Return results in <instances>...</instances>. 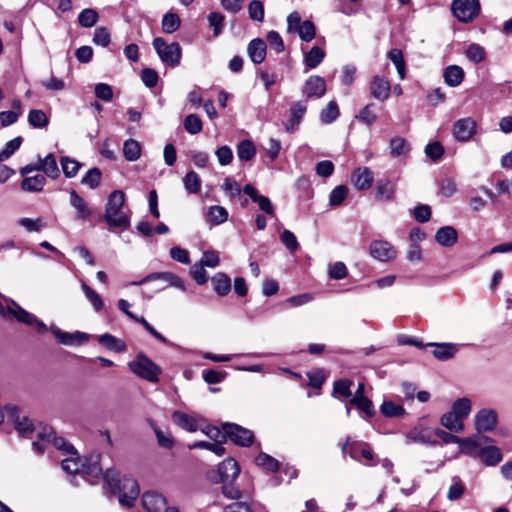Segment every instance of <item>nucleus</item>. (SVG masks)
Returning <instances> with one entry per match:
<instances>
[{"mask_svg":"<svg viewBox=\"0 0 512 512\" xmlns=\"http://www.w3.org/2000/svg\"><path fill=\"white\" fill-rule=\"evenodd\" d=\"M125 194L121 190H114L108 197L105 205L104 220L110 228L126 230L130 226V219L123 211Z\"/></svg>","mask_w":512,"mask_h":512,"instance_id":"f257e3e1","label":"nucleus"},{"mask_svg":"<svg viewBox=\"0 0 512 512\" xmlns=\"http://www.w3.org/2000/svg\"><path fill=\"white\" fill-rule=\"evenodd\" d=\"M0 315L4 318L14 317L17 321L34 327L36 331L41 334L48 330L45 323L39 320L34 314L24 310L14 301L6 306L0 301Z\"/></svg>","mask_w":512,"mask_h":512,"instance_id":"f03ea898","label":"nucleus"},{"mask_svg":"<svg viewBox=\"0 0 512 512\" xmlns=\"http://www.w3.org/2000/svg\"><path fill=\"white\" fill-rule=\"evenodd\" d=\"M153 47L162 62L172 67L179 65L182 56V50L177 42L168 44L163 38L158 37L153 40Z\"/></svg>","mask_w":512,"mask_h":512,"instance_id":"7ed1b4c3","label":"nucleus"},{"mask_svg":"<svg viewBox=\"0 0 512 512\" xmlns=\"http://www.w3.org/2000/svg\"><path fill=\"white\" fill-rule=\"evenodd\" d=\"M343 454H348L352 459L370 466L374 460V453L371 447L360 441H350L348 438L341 446Z\"/></svg>","mask_w":512,"mask_h":512,"instance_id":"20e7f679","label":"nucleus"},{"mask_svg":"<svg viewBox=\"0 0 512 512\" xmlns=\"http://www.w3.org/2000/svg\"><path fill=\"white\" fill-rule=\"evenodd\" d=\"M5 411L9 421H12L18 433L27 438H31L32 434L37 432L41 427H35L33 422L15 405H6Z\"/></svg>","mask_w":512,"mask_h":512,"instance_id":"39448f33","label":"nucleus"},{"mask_svg":"<svg viewBox=\"0 0 512 512\" xmlns=\"http://www.w3.org/2000/svg\"><path fill=\"white\" fill-rule=\"evenodd\" d=\"M129 368L137 376L153 383L158 381L161 373L160 367L145 356H139L135 361L130 362Z\"/></svg>","mask_w":512,"mask_h":512,"instance_id":"423d86ee","label":"nucleus"},{"mask_svg":"<svg viewBox=\"0 0 512 512\" xmlns=\"http://www.w3.org/2000/svg\"><path fill=\"white\" fill-rule=\"evenodd\" d=\"M452 11L454 16L460 21L469 22L479 14V0H454Z\"/></svg>","mask_w":512,"mask_h":512,"instance_id":"0eeeda50","label":"nucleus"},{"mask_svg":"<svg viewBox=\"0 0 512 512\" xmlns=\"http://www.w3.org/2000/svg\"><path fill=\"white\" fill-rule=\"evenodd\" d=\"M223 429L226 432L227 438L239 446H249L253 442V432L237 424H223Z\"/></svg>","mask_w":512,"mask_h":512,"instance_id":"6e6552de","label":"nucleus"},{"mask_svg":"<svg viewBox=\"0 0 512 512\" xmlns=\"http://www.w3.org/2000/svg\"><path fill=\"white\" fill-rule=\"evenodd\" d=\"M156 280H162L164 283H166L170 286H174L182 291L186 290L183 280L171 272L152 273V274L145 276L144 278H142L139 281L131 282L130 285L138 286V285H143L147 282L156 281Z\"/></svg>","mask_w":512,"mask_h":512,"instance_id":"1a4fd4ad","label":"nucleus"},{"mask_svg":"<svg viewBox=\"0 0 512 512\" xmlns=\"http://www.w3.org/2000/svg\"><path fill=\"white\" fill-rule=\"evenodd\" d=\"M50 330L53 333V335L58 339V341L63 345H81L89 340V335L84 332L76 331L73 333H69L62 331L56 326H51Z\"/></svg>","mask_w":512,"mask_h":512,"instance_id":"9d476101","label":"nucleus"},{"mask_svg":"<svg viewBox=\"0 0 512 512\" xmlns=\"http://www.w3.org/2000/svg\"><path fill=\"white\" fill-rule=\"evenodd\" d=\"M396 254L394 247L387 241L375 240L370 244V255L381 262L393 260Z\"/></svg>","mask_w":512,"mask_h":512,"instance_id":"9b49d317","label":"nucleus"},{"mask_svg":"<svg viewBox=\"0 0 512 512\" xmlns=\"http://www.w3.org/2000/svg\"><path fill=\"white\" fill-rule=\"evenodd\" d=\"M69 196V203L76 210L75 220L78 222L88 221L93 214L88 203L75 190H71Z\"/></svg>","mask_w":512,"mask_h":512,"instance_id":"f8f14e48","label":"nucleus"},{"mask_svg":"<svg viewBox=\"0 0 512 512\" xmlns=\"http://www.w3.org/2000/svg\"><path fill=\"white\" fill-rule=\"evenodd\" d=\"M497 413L492 409H482L477 412L474 418L475 428L478 432H488L497 425Z\"/></svg>","mask_w":512,"mask_h":512,"instance_id":"ddd939ff","label":"nucleus"},{"mask_svg":"<svg viewBox=\"0 0 512 512\" xmlns=\"http://www.w3.org/2000/svg\"><path fill=\"white\" fill-rule=\"evenodd\" d=\"M369 89L372 97L379 101L387 100L391 93L390 82L385 77L379 75L372 77Z\"/></svg>","mask_w":512,"mask_h":512,"instance_id":"4468645a","label":"nucleus"},{"mask_svg":"<svg viewBox=\"0 0 512 512\" xmlns=\"http://www.w3.org/2000/svg\"><path fill=\"white\" fill-rule=\"evenodd\" d=\"M476 132V123L470 118H462L455 122L453 135L458 141H468Z\"/></svg>","mask_w":512,"mask_h":512,"instance_id":"2eb2a0df","label":"nucleus"},{"mask_svg":"<svg viewBox=\"0 0 512 512\" xmlns=\"http://www.w3.org/2000/svg\"><path fill=\"white\" fill-rule=\"evenodd\" d=\"M139 487L134 479H126L120 487L119 501L123 506L131 507L139 495Z\"/></svg>","mask_w":512,"mask_h":512,"instance_id":"dca6fc26","label":"nucleus"},{"mask_svg":"<svg viewBox=\"0 0 512 512\" xmlns=\"http://www.w3.org/2000/svg\"><path fill=\"white\" fill-rule=\"evenodd\" d=\"M243 192L250 197V199L257 203L259 209L269 216H275V209L270 199L264 195L258 193V191L252 185H245Z\"/></svg>","mask_w":512,"mask_h":512,"instance_id":"f3484780","label":"nucleus"},{"mask_svg":"<svg viewBox=\"0 0 512 512\" xmlns=\"http://www.w3.org/2000/svg\"><path fill=\"white\" fill-rule=\"evenodd\" d=\"M326 92V82L320 76H310L303 88V93L308 98H321Z\"/></svg>","mask_w":512,"mask_h":512,"instance_id":"a211bd4d","label":"nucleus"},{"mask_svg":"<svg viewBox=\"0 0 512 512\" xmlns=\"http://www.w3.org/2000/svg\"><path fill=\"white\" fill-rule=\"evenodd\" d=\"M351 181L356 189L367 190L374 181L373 172L368 167H358L353 171Z\"/></svg>","mask_w":512,"mask_h":512,"instance_id":"6ab92c4d","label":"nucleus"},{"mask_svg":"<svg viewBox=\"0 0 512 512\" xmlns=\"http://www.w3.org/2000/svg\"><path fill=\"white\" fill-rule=\"evenodd\" d=\"M142 505L147 512H163L167 507L166 499L157 492L144 493Z\"/></svg>","mask_w":512,"mask_h":512,"instance_id":"aec40b11","label":"nucleus"},{"mask_svg":"<svg viewBox=\"0 0 512 512\" xmlns=\"http://www.w3.org/2000/svg\"><path fill=\"white\" fill-rule=\"evenodd\" d=\"M240 468L233 458H227L218 466V473L222 482H229L236 479L239 475Z\"/></svg>","mask_w":512,"mask_h":512,"instance_id":"412c9836","label":"nucleus"},{"mask_svg":"<svg viewBox=\"0 0 512 512\" xmlns=\"http://www.w3.org/2000/svg\"><path fill=\"white\" fill-rule=\"evenodd\" d=\"M478 459L486 466H496L502 461L503 455L498 447L490 445L481 447Z\"/></svg>","mask_w":512,"mask_h":512,"instance_id":"4be33fe9","label":"nucleus"},{"mask_svg":"<svg viewBox=\"0 0 512 512\" xmlns=\"http://www.w3.org/2000/svg\"><path fill=\"white\" fill-rule=\"evenodd\" d=\"M307 107L301 102L293 104L290 108V117L285 122V130L289 133L295 131L306 113Z\"/></svg>","mask_w":512,"mask_h":512,"instance_id":"5701e85b","label":"nucleus"},{"mask_svg":"<svg viewBox=\"0 0 512 512\" xmlns=\"http://www.w3.org/2000/svg\"><path fill=\"white\" fill-rule=\"evenodd\" d=\"M435 240L442 247H452L457 243L458 232L452 226H443L436 231Z\"/></svg>","mask_w":512,"mask_h":512,"instance_id":"b1692460","label":"nucleus"},{"mask_svg":"<svg viewBox=\"0 0 512 512\" xmlns=\"http://www.w3.org/2000/svg\"><path fill=\"white\" fill-rule=\"evenodd\" d=\"M426 346L434 347L433 356L441 361L451 359L458 352V345L454 343H428Z\"/></svg>","mask_w":512,"mask_h":512,"instance_id":"393cba45","label":"nucleus"},{"mask_svg":"<svg viewBox=\"0 0 512 512\" xmlns=\"http://www.w3.org/2000/svg\"><path fill=\"white\" fill-rule=\"evenodd\" d=\"M172 420L177 426H179L180 428H182L188 432H195L199 429L197 419L194 416L188 415L184 412H181V411L173 412Z\"/></svg>","mask_w":512,"mask_h":512,"instance_id":"a878e982","label":"nucleus"},{"mask_svg":"<svg viewBox=\"0 0 512 512\" xmlns=\"http://www.w3.org/2000/svg\"><path fill=\"white\" fill-rule=\"evenodd\" d=\"M46 177L43 174H36L34 176H23L21 182V189L26 192H41L46 185Z\"/></svg>","mask_w":512,"mask_h":512,"instance_id":"bb28decb","label":"nucleus"},{"mask_svg":"<svg viewBox=\"0 0 512 512\" xmlns=\"http://www.w3.org/2000/svg\"><path fill=\"white\" fill-rule=\"evenodd\" d=\"M247 51L251 61L260 64L266 56V44L262 39H254L249 43Z\"/></svg>","mask_w":512,"mask_h":512,"instance_id":"cd10ccee","label":"nucleus"},{"mask_svg":"<svg viewBox=\"0 0 512 512\" xmlns=\"http://www.w3.org/2000/svg\"><path fill=\"white\" fill-rule=\"evenodd\" d=\"M443 77L448 86L457 87L464 79V70L458 65H450L444 69Z\"/></svg>","mask_w":512,"mask_h":512,"instance_id":"c85d7f7f","label":"nucleus"},{"mask_svg":"<svg viewBox=\"0 0 512 512\" xmlns=\"http://www.w3.org/2000/svg\"><path fill=\"white\" fill-rule=\"evenodd\" d=\"M395 185L388 179L379 180L376 185V199L379 201H391L394 199Z\"/></svg>","mask_w":512,"mask_h":512,"instance_id":"c756f323","label":"nucleus"},{"mask_svg":"<svg viewBox=\"0 0 512 512\" xmlns=\"http://www.w3.org/2000/svg\"><path fill=\"white\" fill-rule=\"evenodd\" d=\"M440 423L446 429L456 433L464 430V420L454 414L451 410L442 415Z\"/></svg>","mask_w":512,"mask_h":512,"instance_id":"7c9ffc66","label":"nucleus"},{"mask_svg":"<svg viewBox=\"0 0 512 512\" xmlns=\"http://www.w3.org/2000/svg\"><path fill=\"white\" fill-rule=\"evenodd\" d=\"M54 434V430L49 426H43L39 430H37L36 435L40 441H34L32 443V448L38 454H41L45 451L46 445L50 443V439Z\"/></svg>","mask_w":512,"mask_h":512,"instance_id":"2f4dec72","label":"nucleus"},{"mask_svg":"<svg viewBox=\"0 0 512 512\" xmlns=\"http://www.w3.org/2000/svg\"><path fill=\"white\" fill-rule=\"evenodd\" d=\"M213 289L219 296L227 295L231 290V280L223 272L216 273L211 279Z\"/></svg>","mask_w":512,"mask_h":512,"instance_id":"473e14b6","label":"nucleus"},{"mask_svg":"<svg viewBox=\"0 0 512 512\" xmlns=\"http://www.w3.org/2000/svg\"><path fill=\"white\" fill-rule=\"evenodd\" d=\"M458 446L461 454L470 456L472 458L479 457V450H481V446L476 439L472 437L460 438Z\"/></svg>","mask_w":512,"mask_h":512,"instance_id":"72a5a7b5","label":"nucleus"},{"mask_svg":"<svg viewBox=\"0 0 512 512\" xmlns=\"http://www.w3.org/2000/svg\"><path fill=\"white\" fill-rule=\"evenodd\" d=\"M41 172L51 179H56L60 175V170L57 165L56 158L53 154L46 155L43 159L40 158Z\"/></svg>","mask_w":512,"mask_h":512,"instance_id":"f704fd0d","label":"nucleus"},{"mask_svg":"<svg viewBox=\"0 0 512 512\" xmlns=\"http://www.w3.org/2000/svg\"><path fill=\"white\" fill-rule=\"evenodd\" d=\"M123 154L127 161L133 162L141 156V145L134 139H128L123 144Z\"/></svg>","mask_w":512,"mask_h":512,"instance_id":"c9c22d12","label":"nucleus"},{"mask_svg":"<svg viewBox=\"0 0 512 512\" xmlns=\"http://www.w3.org/2000/svg\"><path fill=\"white\" fill-rule=\"evenodd\" d=\"M325 52L318 46H313L305 55L304 63L310 68H316L324 59Z\"/></svg>","mask_w":512,"mask_h":512,"instance_id":"e433bc0d","label":"nucleus"},{"mask_svg":"<svg viewBox=\"0 0 512 512\" xmlns=\"http://www.w3.org/2000/svg\"><path fill=\"white\" fill-rule=\"evenodd\" d=\"M76 454V452L75 454H70L69 457L62 460V469L68 474H80L81 472L83 467V459L78 457Z\"/></svg>","mask_w":512,"mask_h":512,"instance_id":"4c0bfd02","label":"nucleus"},{"mask_svg":"<svg viewBox=\"0 0 512 512\" xmlns=\"http://www.w3.org/2000/svg\"><path fill=\"white\" fill-rule=\"evenodd\" d=\"M228 219L227 210L219 205L211 206L207 212V221L213 225H220Z\"/></svg>","mask_w":512,"mask_h":512,"instance_id":"58836bf2","label":"nucleus"},{"mask_svg":"<svg viewBox=\"0 0 512 512\" xmlns=\"http://www.w3.org/2000/svg\"><path fill=\"white\" fill-rule=\"evenodd\" d=\"M102 469L99 464V456H96L93 460L83 459V467L80 475L84 477L90 476L97 478L101 475Z\"/></svg>","mask_w":512,"mask_h":512,"instance_id":"ea45409f","label":"nucleus"},{"mask_svg":"<svg viewBox=\"0 0 512 512\" xmlns=\"http://www.w3.org/2000/svg\"><path fill=\"white\" fill-rule=\"evenodd\" d=\"M472 403L470 399L463 397L457 399L451 407V411L458 415L461 419L465 420L471 413Z\"/></svg>","mask_w":512,"mask_h":512,"instance_id":"a19ab883","label":"nucleus"},{"mask_svg":"<svg viewBox=\"0 0 512 512\" xmlns=\"http://www.w3.org/2000/svg\"><path fill=\"white\" fill-rule=\"evenodd\" d=\"M27 120L33 128H45L49 124V119L46 113L40 109L30 110Z\"/></svg>","mask_w":512,"mask_h":512,"instance_id":"79ce46f5","label":"nucleus"},{"mask_svg":"<svg viewBox=\"0 0 512 512\" xmlns=\"http://www.w3.org/2000/svg\"><path fill=\"white\" fill-rule=\"evenodd\" d=\"M380 412L389 418L400 417L405 415V409L402 405L396 404L390 400H384L380 406Z\"/></svg>","mask_w":512,"mask_h":512,"instance_id":"37998d69","label":"nucleus"},{"mask_svg":"<svg viewBox=\"0 0 512 512\" xmlns=\"http://www.w3.org/2000/svg\"><path fill=\"white\" fill-rule=\"evenodd\" d=\"M256 154V148L252 141L243 140L237 146V156L242 161L251 160Z\"/></svg>","mask_w":512,"mask_h":512,"instance_id":"c03bdc74","label":"nucleus"},{"mask_svg":"<svg viewBox=\"0 0 512 512\" xmlns=\"http://www.w3.org/2000/svg\"><path fill=\"white\" fill-rule=\"evenodd\" d=\"M60 163L63 173L67 178L75 177L82 166L80 162L67 156L62 157Z\"/></svg>","mask_w":512,"mask_h":512,"instance_id":"a18cd8bd","label":"nucleus"},{"mask_svg":"<svg viewBox=\"0 0 512 512\" xmlns=\"http://www.w3.org/2000/svg\"><path fill=\"white\" fill-rule=\"evenodd\" d=\"M98 18L99 15L96 10L86 8L80 12L78 22L84 28H91L97 23Z\"/></svg>","mask_w":512,"mask_h":512,"instance_id":"49530a36","label":"nucleus"},{"mask_svg":"<svg viewBox=\"0 0 512 512\" xmlns=\"http://www.w3.org/2000/svg\"><path fill=\"white\" fill-rule=\"evenodd\" d=\"M356 118L364 123L367 126L372 125L376 122L378 116L375 111V105L373 103H369L366 106H364L359 114L356 116Z\"/></svg>","mask_w":512,"mask_h":512,"instance_id":"de8ad7c7","label":"nucleus"},{"mask_svg":"<svg viewBox=\"0 0 512 512\" xmlns=\"http://www.w3.org/2000/svg\"><path fill=\"white\" fill-rule=\"evenodd\" d=\"M98 341L100 344L104 345L106 348L110 350L120 352L125 349L124 342L120 339H117L116 337L109 333H105L99 336Z\"/></svg>","mask_w":512,"mask_h":512,"instance_id":"09e8293b","label":"nucleus"},{"mask_svg":"<svg viewBox=\"0 0 512 512\" xmlns=\"http://www.w3.org/2000/svg\"><path fill=\"white\" fill-rule=\"evenodd\" d=\"M183 184L185 189L192 194L198 193L201 189L200 177L194 171H190L185 175L183 179Z\"/></svg>","mask_w":512,"mask_h":512,"instance_id":"8fccbe9b","label":"nucleus"},{"mask_svg":"<svg viewBox=\"0 0 512 512\" xmlns=\"http://www.w3.org/2000/svg\"><path fill=\"white\" fill-rule=\"evenodd\" d=\"M465 55L473 63H480L485 59L486 52L481 45L472 43L466 48Z\"/></svg>","mask_w":512,"mask_h":512,"instance_id":"3c124183","label":"nucleus"},{"mask_svg":"<svg viewBox=\"0 0 512 512\" xmlns=\"http://www.w3.org/2000/svg\"><path fill=\"white\" fill-rule=\"evenodd\" d=\"M180 18L177 14L169 12L162 18V29L165 33H173L180 27Z\"/></svg>","mask_w":512,"mask_h":512,"instance_id":"603ef678","label":"nucleus"},{"mask_svg":"<svg viewBox=\"0 0 512 512\" xmlns=\"http://www.w3.org/2000/svg\"><path fill=\"white\" fill-rule=\"evenodd\" d=\"M22 141L23 139L20 136L8 141L0 151V162L9 159L20 148Z\"/></svg>","mask_w":512,"mask_h":512,"instance_id":"864d4df0","label":"nucleus"},{"mask_svg":"<svg viewBox=\"0 0 512 512\" xmlns=\"http://www.w3.org/2000/svg\"><path fill=\"white\" fill-rule=\"evenodd\" d=\"M353 382L348 379H340L334 382L333 384V394L341 397L348 398L352 395L351 386Z\"/></svg>","mask_w":512,"mask_h":512,"instance_id":"5fc2aeb1","label":"nucleus"},{"mask_svg":"<svg viewBox=\"0 0 512 512\" xmlns=\"http://www.w3.org/2000/svg\"><path fill=\"white\" fill-rule=\"evenodd\" d=\"M82 290L87 300L91 303L94 310L96 312L100 311L104 306L103 300L101 299L100 295L85 283L82 284Z\"/></svg>","mask_w":512,"mask_h":512,"instance_id":"6e6d98bb","label":"nucleus"},{"mask_svg":"<svg viewBox=\"0 0 512 512\" xmlns=\"http://www.w3.org/2000/svg\"><path fill=\"white\" fill-rule=\"evenodd\" d=\"M202 127V121L196 114H189L184 119L185 130L192 135L200 133L202 131Z\"/></svg>","mask_w":512,"mask_h":512,"instance_id":"4d7b16f0","label":"nucleus"},{"mask_svg":"<svg viewBox=\"0 0 512 512\" xmlns=\"http://www.w3.org/2000/svg\"><path fill=\"white\" fill-rule=\"evenodd\" d=\"M339 116L338 105L335 101H330L326 108L321 111L320 119L323 123L329 124L335 121Z\"/></svg>","mask_w":512,"mask_h":512,"instance_id":"13d9d810","label":"nucleus"},{"mask_svg":"<svg viewBox=\"0 0 512 512\" xmlns=\"http://www.w3.org/2000/svg\"><path fill=\"white\" fill-rule=\"evenodd\" d=\"M452 484L450 485L448 492H447V498L450 501H455L460 499L464 492H465V486L461 479L459 477H453Z\"/></svg>","mask_w":512,"mask_h":512,"instance_id":"bf43d9fd","label":"nucleus"},{"mask_svg":"<svg viewBox=\"0 0 512 512\" xmlns=\"http://www.w3.org/2000/svg\"><path fill=\"white\" fill-rule=\"evenodd\" d=\"M255 462L258 466L264 467L266 470L276 472L279 469V462L266 453H260Z\"/></svg>","mask_w":512,"mask_h":512,"instance_id":"052dcab7","label":"nucleus"},{"mask_svg":"<svg viewBox=\"0 0 512 512\" xmlns=\"http://www.w3.org/2000/svg\"><path fill=\"white\" fill-rule=\"evenodd\" d=\"M18 224L27 232H39L43 227H45L42 218L32 219L23 217L18 220Z\"/></svg>","mask_w":512,"mask_h":512,"instance_id":"680f3d73","label":"nucleus"},{"mask_svg":"<svg viewBox=\"0 0 512 512\" xmlns=\"http://www.w3.org/2000/svg\"><path fill=\"white\" fill-rule=\"evenodd\" d=\"M348 195V188L345 185L336 186L330 193L329 202L332 206H339Z\"/></svg>","mask_w":512,"mask_h":512,"instance_id":"e2e57ef3","label":"nucleus"},{"mask_svg":"<svg viewBox=\"0 0 512 512\" xmlns=\"http://www.w3.org/2000/svg\"><path fill=\"white\" fill-rule=\"evenodd\" d=\"M349 404L355 406L360 411L364 412L367 415V417H371L374 414L372 401L369 400L367 397L351 398Z\"/></svg>","mask_w":512,"mask_h":512,"instance_id":"0e129e2a","label":"nucleus"},{"mask_svg":"<svg viewBox=\"0 0 512 512\" xmlns=\"http://www.w3.org/2000/svg\"><path fill=\"white\" fill-rule=\"evenodd\" d=\"M202 432L205 435H207L210 439H212L215 443H220L221 445L227 439L226 432L223 428L222 430H220L217 427L208 425L202 429Z\"/></svg>","mask_w":512,"mask_h":512,"instance_id":"69168bd1","label":"nucleus"},{"mask_svg":"<svg viewBox=\"0 0 512 512\" xmlns=\"http://www.w3.org/2000/svg\"><path fill=\"white\" fill-rule=\"evenodd\" d=\"M299 37L306 42L311 41L315 37V26L311 21H304L296 30Z\"/></svg>","mask_w":512,"mask_h":512,"instance_id":"338daca9","label":"nucleus"},{"mask_svg":"<svg viewBox=\"0 0 512 512\" xmlns=\"http://www.w3.org/2000/svg\"><path fill=\"white\" fill-rule=\"evenodd\" d=\"M101 180V171L98 168L90 169L86 175L82 178L81 182L83 185L90 187L91 189L96 188Z\"/></svg>","mask_w":512,"mask_h":512,"instance_id":"774afa93","label":"nucleus"}]
</instances>
